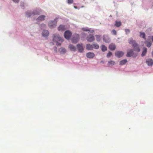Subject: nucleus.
I'll use <instances>...</instances> for the list:
<instances>
[{"label": "nucleus", "instance_id": "nucleus-25", "mask_svg": "<svg viewBox=\"0 0 153 153\" xmlns=\"http://www.w3.org/2000/svg\"><path fill=\"white\" fill-rule=\"evenodd\" d=\"M115 62L114 61L112 60L108 61V66L113 65L115 64Z\"/></svg>", "mask_w": 153, "mask_h": 153}, {"label": "nucleus", "instance_id": "nucleus-20", "mask_svg": "<svg viewBox=\"0 0 153 153\" xmlns=\"http://www.w3.org/2000/svg\"><path fill=\"white\" fill-rule=\"evenodd\" d=\"M69 48L72 51H75L76 50V47L74 46L73 45H70L69 46Z\"/></svg>", "mask_w": 153, "mask_h": 153}, {"label": "nucleus", "instance_id": "nucleus-10", "mask_svg": "<svg viewBox=\"0 0 153 153\" xmlns=\"http://www.w3.org/2000/svg\"><path fill=\"white\" fill-rule=\"evenodd\" d=\"M134 54L133 50L131 49L128 50L127 51L126 56L127 57H130L132 56Z\"/></svg>", "mask_w": 153, "mask_h": 153}, {"label": "nucleus", "instance_id": "nucleus-31", "mask_svg": "<svg viewBox=\"0 0 153 153\" xmlns=\"http://www.w3.org/2000/svg\"><path fill=\"white\" fill-rule=\"evenodd\" d=\"M112 55V53L111 52H109L107 54V57H109L111 56Z\"/></svg>", "mask_w": 153, "mask_h": 153}, {"label": "nucleus", "instance_id": "nucleus-26", "mask_svg": "<svg viewBox=\"0 0 153 153\" xmlns=\"http://www.w3.org/2000/svg\"><path fill=\"white\" fill-rule=\"evenodd\" d=\"M95 37L97 41L100 42V41L101 39V36L100 35H96Z\"/></svg>", "mask_w": 153, "mask_h": 153}, {"label": "nucleus", "instance_id": "nucleus-5", "mask_svg": "<svg viewBox=\"0 0 153 153\" xmlns=\"http://www.w3.org/2000/svg\"><path fill=\"white\" fill-rule=\"evenodd\" d=\"M39 12L37 10H34L32 13H31L30 12H27L26 13V16L27 17L33 16L36 15H38Z\"/></svg>", "mask_w": 153, "mask_h": 153}, {"label": "nucleus", "instance_id": "nucleus-6", "mask_svg": "<svg viewBox=\"0 0 153 153\" xmlns=\"http://www.w3.org/2000/svg\"><path fill=\"white\" fill-rule=\"evenodd\" d=\"M56 22L54 21H51L49 24V27L51 28H53L55 27L56 25Z\"/></svg>", "mask_w": 153, "mask_h": 153}, {"label": "nucleus", "instance_id": "nucleus-33", "mask_svg": "<svg viewBox=\"0 0 153 153\" xmlns=\"http://www.w3.org/2000/svg\"><path fill=\"white\" fill-rule=\"evenodd\" d=\"M111 33L113 34L114 35H116L117 34V31L114 30H113L111 31Z\"/></svg>", "mask_w": 153, "mask_h": 153}, {"label": "nucleus", "instance_id": "nucleus-8", "mask_svg": "<svg viewBox=\"0 0 153 153\" xmlns=\"http://www.w3.org/2000/svg\"><path fill=\"white\" fill-rule=\"evenodd\" d=\"M77 48L79 52L82 53L84 50V48L82 43L79 44L77 45Z\"/></svg>", "mask_w": 153, "mask_h": 153}, {"label": "nucleus", "instance_id": "nucleus-12", "mask_svg": "<svg viewBox=\"0 0 153 153\" xmlns=\"http://www.w3.org/2000/svg\"><path fill=\"white\" fill-rule=\"evenodd\" d=\"M103 41L106 42H108L110 41L109 38L107 35H104L103 37Z\"/></svg>", "mask_w": 153, "mask_h": 153}, {"label": "nucleus", "instance_id": "nucleus-24", "mask_svg": "<svg viewBox=\"0 0 153 153\" xmlns=\"http://www.w3.org/2000/svg\"><path fill=\"white\" fill-rule=\"evenodd\" d=\"M121 25V23L120 21H116L114 25L117 27H120Z\"/></svg>", "mask_w": 153, "mask_h": 153}, {"label": "nucleus", "instance_id": "nucleus-9", "mask_svg": "<svg viewBox=\"0 0 153 153\" xmlns=\"http://www.w3.org/2000/svg\"><path fill=\"white\" fill-rule=\"evenodd\" d=\"M115 55L118 58H120L122 57L124 54L123 52L121 51H118L115 53Z\"/></svg>", "mask_w": 153, "mask_h": 153}, {"label": "nucleus", "instance_id": "nucleus-4", "mask_svg": "<svg viewBox=\"0 0 153 153\" xmlns=\"http://www.w3.org/2000/svg\"><path fill=\"white\" fill-rule=\"evenodd\" d=\"M72 33L71 31L69 30L66 31L64 33V36L65 38L67 39H69L71 36Z\"/></svg>", "mask_w": 153, "mask_h": 153}, {"label": "nucleus", "instance_id": "nucleus-15", "mask_svg": "<svg viewBox=\"0 0 153 153\" xmlns=\"http://www.w3.org/2000/svg\"><path fill=\"white\" fill-rule=\"evenodd\" d=\"M146 63L148 65L151 66L152 65L153 63V60L152 59H147Z\"/></svg>", "mask_w": 153, "mask_h": 153}, {"label": "nucleus", "instance_id": "nucleus-2", "mask_svg": "<svg viewBox=\"0 0 153 153\" xmlns=\"http://www.w3.org/2000/svg\"><path fill=\"white\" fill-rule=\"evenodd\" d=\"M53 40L54 42H55L57 46H60L61 43L63 42V39L59 35L54 34L53 36Z\"/></svg>", "mask_w": 153, "mask_h": 153}, {"label": "nucleus", "instance_id": "nucleus-35", "mask_svg": "<svg viewBox=\"0 0 153 153\" xmlns=\"http://www.w3.org/2000/svg\"><path fill=\"white\" fill-rule=\"evenodd\" d=\"M41 27H42L44 28H45V25L43 24H42L41 25Z\"/></svg>", "mask_w": 153, "mask_h": 153}, {"label": "nucleus", "instance_id": "nucleus-14", "mask_svg": "<svg viewBox=\"0 0 153 153\" xmlns=\"http://www.w3.org/2000/svg\"><path fill=\"white\" fill-rule=\"evenodd\" d=\"M86 49L88 50H92L93 49V44H87L86 45Z\"/></svg>", "mask_w": 153, "mask_h": 153}, {"label": "nucleus", "instance_id": "nucleus-30", "mask_svg": "<svg viewBox=\"0 0 153 153\" xmlns=\"http://www.w3.org/2000/svg\"><path fill=\"white\" fill-rule=\"evenodd\" d=\"M93 48L95 49H98L99 48V46L97 44H93Z\"/></svg>", "mask_w": 153, "mask_h": 153}, {"label": "nucleus", "instance_id": "nucleus-7", "mask_svg": "<svg viewBox=\"0 0 153 153\" xmlns=\"http://www.w3.org/2000/svg\"><path fill=\"white\" fill-rule=\"evenodd\" d=\"M87 41L89 42H92L95 40L94 36L91 34H90L86 38Z\"/></svg>", "mask_w": 153, "mask_h": 153}, {"label": "nucleus", "instance_id": "nucleus-34", "mask_svg": "<svg viewBox=\"0 0 153 153\" xmlns=\"http://www.w3.org/2000/svg\"><path fill=\"white\" fill-rule=\"evenodd\" d=\"M125 31L126 34H128L130 32V30L128 29H125Z\"/></svg>", "mask_w": 153, "mask_h": 153}, {"label": "nucleus", "instance_id": "nucleus-11", "mask_svg": "<svg viewBox=\"0 0 153 153\" xmlns=\"http://www.w3.org/2000/svg\"><path fill=\"white\" fill-rule=\"evenodd\" d=\"M86 56L88 58H92L94 56L95 54L93 52H89L86 53Z\"/></svg>", "mask_w": 153, "mask_h": 153}, {"label": "nucleus", "instance_id": "nucleus-22", "mask_svg": "<svg viewBox=\"0 0 153 153\" xmlns=\"http://www.w3.org/2000/svg\"><path fill=\"white\" fill-rule=\"evenodd\" d=\"M59 51L62 54L66 52V49L64 48H60L59 50Z\"/></svg>", "mask_w": 153, "mask_h": 153}, {"label": "nucleus", "instance_id": "nucleus-18", "mask_svg": "<svg viewBox=\"0 0 153 153\" xmlns=\"http://www.w3.org/2000/svg\"><path fill=\"white\" fill-rule=\"evenodd\" d=\"M82 30L84 31H88L91 33H93L94 31V30H92L90 31V29L86 27H83L82 28Z\"/></svg>", "mask_w": 153, "mask_h": 153}, {"label": "nucleus", "instance_id": "nucleus-19", "mask_svg": "<svg viewBox=\"0 0 153 153\" xmlns=\"http://www.w3.org/2000/svg\"><path fill=\"white\" fill-rule=\"evenodd\" d=\"M109 48L111 50H114L116 48V46L114 44H111L110 45Z\"/></svg>", "mask_w": 153, "mask_h": 153}, {"label": "nucleus", "instance_id": "nucleus-23", "mask_svg": "<svg viewBox=\"0 0 153 153\" xmlns=\"http://www.w3.org/2000/svg\"><path fill=\"white\" fill-rule=\"evenodd\" d=\"M145 43L146 46L148 47H150L152 45V43L151 42H148L147 41H146Z\"/></svg>", "mask_w": 153, "mask_h": 153}, {"label": "nucleus", "instance_id": "nucleus-16", "mask_svg": "<svg viewBox=\"0 0 153 153\" xmlns=\"http://www.w3.org/2000/svg\"><path fill=\"white\" fill-rule=\"evenodd\" d=\"M49 34V33L48 31L45 30L42 33V35L43 36L45 37H47Z\"/></svg>", "mask_w": 153, "mask_h": 153}, {"label": "nucleus", "instance_id": "nucleus-32", "mask_svg": "<svg viewBox=\"0 0 153 153\" xmlns=\"http://www.w3.org/2000/svg\"><path fill=\"white\" fill-rule=\"evenodd\" d=\"M74 0H67V2L68 4H71L73 3Z\"/></svg>", "mask_w": 153, "mask_h": 153}, {"label": "nucleus", "instance_id": "nucleus-1", "mask_svg": "<svg viewBox=\"0 0 153 153\" xmlns=\"http://www.w3.org/2000/svg\"><path fill=\"white\" fill-rule=\"evenodd\" d=\"M128 43L130 44L133 47V50L137 52L140 51V49L139 47L138 44L136 42L135 40L133 39L132 38H130L128 40Z\"/></svg>", "mask_w": 153, "mask_h": 153}, {"label": "nucleus", "instance_id": "nucleus-17", "mask_svg": "<svg viewBox=\"0 0 153 153\" xmlns=\"http://www.w3.org/2000/svg\"><path fill=\"white\" fill-rule=\"evenodd\" d=\"M58 30L59 31H63L66 29L65 26L62 25H60L58 27Z\"/></svg>", "mask_w": 153, "mask_h": 153}, {"label": "nucleus", "instance_id": "nucleus-29", "mask_svg": "<svg viewBox=\"0 0 153 153\" xmlns=\"http://www.w3.org/2000/svg\"><path fill=\"white\" fill-rule=\"evenodd\" d=\"M140 36L143 38L144 39H146V37H145V34L144 33H140Z\"/></svg>", "mask_w": 153, "mask_h": 153}, {"label": "nucleus", "instance_id": "nucleus-27", "mask_svg": "<svg viewBox=\"0 0 153 153\" xmlns=\"http://www.w3.org/2000/svg\"><path fill=\"white\" fill-rule=\"evenodd\" d=\"M127 62V60L126 59H123L120 62V65H123L125 64Z\"/></svg>", "mask_w": 153, "mask_h": 153}, {"label": "nucleus", "instance_id": "nucleus-3", "mask_svg": "<svg viewBox=\"0 0 153 153\" xmlns=\"http://www.w3.org/2000/svg\"><path fill=\"white\" fill-rule=\"evenodd\" d=\"M79 39V35L77 34H75L72 39L71 41L73 43H76L78 42Z\"/></svg>", "mask_w": 153, "mask_h": 153}, {"label": "nucleus", "instance_id": "nucleus-36", "mask_svg": "<svg viewBox=\"0 0 153 153\" xmlns=\"http://www.w3.org/2000/svg\"><path fill=\"white\" fill-rule=\"evenodd\" d=\"M13 1L15 3H18L19 1V0H13Z\"/></svg>", "mask_w": 153, "mask_h": 153}, {"label": "nucleus", "instance_id": "nucleus-28", "mask_svg": "<svg viewBox=\"0 0 153 153\" xmlns=\"http://www.w3.org/2000/svg\"><path fill=\"white\" fill-rule=\"evenodd\" d=\"M101 48L102 51L103 52H104V51H106L107 50V47L106 46H105L104 45H102L101 46Z\"/></svg>", "mask_w": 153, "mask_h": 153}, {"label": "nucleus", "instance_id": "nucleus-21", "mask_svg": "<svg viewBox=\"0 0 153 153\" xmlns=\"http://www.w3.org/2000/svg\"><path fill=\"white\" fill-rule=\"evenodd\" d=\"M147 52V48H144L143 49V51L142 52V53L141 54V56H143L146 54Z\"/></svg>", "mask_w": 153, "mask_h": 153}, {"label": "nucleus", "instance_id": "nucleus-37", "mask_svg": "<svg viewBox=\"0 0 153 153\" xmlns=\"http://www.w3.org/2000/svg\"><path fill=\"white\" fill-rule=\"evenodd\" d=\"M152 41L153 42V36H152Z\"/></svg>", "mask_w": 153, "mask_h": 153}, {"label": "nucleus", "instance_id": "nucleus-13", "mask_svg": "<svg viewBox=\"0 0 153 153\" xmlns=\"http://www.w3.org/2000/svg\"><path fill=\"white\" fill-rule=\"evenodd\" d=\"M45 16L44 15H42L40 16L36 19L37 21H42L45 20Z\"/></svg>", "mask_w": 153, "mask_h": 153}, {"label": "nucleus", "instance_id": "nucleus-38", "mask_svg": "<svg viewBox=\"0 0 153 153\" xmlns=\"http://www.w3.org/2000/svg\"><path fill=\"white\" fill-rule=\"evenodd\" d=\"M74 8L75 9H77V7L76 6H74Z\"/></svg>", "mask_w": 153, "mask_h": 153}]
</instances>
